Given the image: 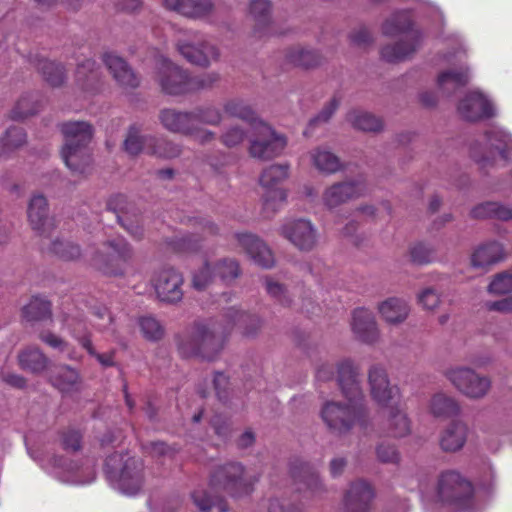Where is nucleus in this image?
<instances>
[{"mask_svg": "<svg viewBox=\"0 0 512 512\" xmlns=\"http://www.w3.org/2000/svg\"><path fill=\"white\" fill-rule=\"evenodd\" d=\"M226 325L220 328L216 323H195L178 340V351L182 357H199L213 360L223 349L228 331L238 327L246 336L254 335L261 327L258 316L231 307L225 314Z\"/></svg>", "mask_w": 512, "mask_h": 512, "instance_id": "obj_1", "label": "nucleus"}, {"mask_svg": "<svg viewBox=\"0 0 512 512\" xmlns=\"http://www.w3.org/2000/svg\"><path fill=\"white\" fill-rule=\"evenodd\" d=\"M64 145L61 156L66 166L74 173L90 171L92 158L88 145L92 139V126L83 121L66 122L61 126Z\"/></svg>", "mask_w": 512, "mask_h": 512, "instance_id": "obj_2", "label": "nucleus"}, {"mask_svg": "<svg viewBox=\"0 0 512 512\" xmlns=\"http://www.w3.org/2000/svg\"><path fill=\"white\" fill-rule=\"evenodd\" d=\"M104 471L111 486L122 494L136 495L144 485L142 460L127 453H114L107 457Z\"/></svg>", "mask_w": 512, "mask_h": 512, "instance_id": "obj_3", "label": "nucleus"}, {"mask_svg": "<svg viewBox=\"0 0 512 512\" xmlns=\"http://www.w3.org/2000/svg\"><path fill=\"white\" fill-rule=\"evenodd\" d=\"M412 19L408 11H397L391 15L382 25L383 34L396 36L407 34L406 40H401L394 45H386L381 50V57L390 63H396L409 58L420 43V33L412 30Z\"/></svg>", "mask_w": 512, "mask_h": 512, "instance_id": "obj_4", "label": "nucleus"}, {"mask_svg": "<svg viewBox=\"0 0 512 512\" xmlns=\"http://www.w3.org/2000/svg\"><path fill=\"white\" fill-rule=\"evenodd\" d=\"M337 383L347 403H326L321 410V417L331 431L342 434L347 432L352 424V362L349 359L338 364Z\"/></svg>", "mask_w": 512, "mask_h": 512, "instance_id": "obj_5", "label": "nucleus"}, {"mask_svg": "<svg viewBox=\"0 0 512 512\" xmlns=\"http://www.w3.org/2000/svg\"><path fill=\"white\" fill-rule=\"evenodd\" d=\"M436 495L443 504L457 510H467L474 503V486L460 472L449 469L439 474Z\"/></svg>", "mask_w": 512, "mask_h": 512, "instance_id": "obj_6", "label": "nucleus"}, {"mask_svg": "<svg viewBox=\"0 0 512 512\" xmlns=\"http://www.w3.org/2000/svg\"><path fill=\"white\" fill-rule=\"evenodd\" d=\"M106 253L96 251L91 257V263L99 271L109 276H123L130 266L134 250L123 237L108 239L103 243Z\"/></svg>", "mask_w": 512, "mask_h": 512, "instance_id": "obj_7", "label": "nucleus"}, {"mask_svg": "<svg viewBox=\"0 0 512 512\" xmlns=\"http://www.w3.org/2000/svg\"><path fill=\"white\" fill-rule=\"evenodd\" d=\"M289 169L288 164H273L260 175L262 209L267 217L275 215L287 202L288 193L281 187V183L289 177Z\"/></svg>", "mask_w": 512, "mask_h": 512, "instance_id": "obj_8", "label": "nucleus"}, {"mask_svg": "<svg viewBox=\"0 0 512 512\" xmlns=\"http://www.w3.org/2000/svg\"><path fill=\"white\" fill-rule=\"evenodd\" d=\"M257 477L247 475L244 467L237 462L218 466L210 475V487L231 497H242L253 491Z\"/></svg>", "mask_w": 512, "mask_h": 512, "instance_id": "obj_9", "label": "nucleus"}, {"mask_svg": "<svg viewBox=\"0 0 512 512\" xmlns=\"http://www.w3.org/2000/svg\"><path fill=\"white\" fill-rule=\"evenodd\" d=\"M249 143V153L253 158L270 160L282 154L287 139L264 121H258L250 129Z\"/></svg>", "mask_w": 512, "mask_h": 512, "instance_id": "obj_10", "label": "nucleus"}, {"mask_svg": "<svg viewBox=\"0 0 512 512\" xmlns=\"http://www.w3.org/2000/svg\"><path fill=\"white\" fill-rule=\"evenodd\" d=\"M41 465L55 478L69 484H89L95 479V471L91 466L80 465L63 457L38 459Z\"/></svg>", "mask_w": 512, "mask_h": 512, "instance_id": "obj_11", "label": "nucleus"}, {"mask_svg": "<svg viewBox=\"0 0 512 512\" xmlns=\"http://www.w3.org/2000/svg\"><path fill=\"white\" fill-rule=\"evenodd\" d=\"M177 50L189 63L203 68L220 59L219 48L199 32H194L191 40H179Z\"/></svg>", "mask_w": 512, "mask_h": 512, "instance_id": "obj_12", "label": "nucleus"}, {"mask_svg": "<svg viewBox=\"0 0 512 512\" xmlns=\"http://www.w3.org/2000/svg\"><path fill=\"white\" fill-rule=\"evenodd\" d=\"M281 235L303 252L312 251L318 243V232L310 220L292 219L281 227Z\"/></svg>", "mask_w": 512, "mask_h": 512, "instance_id": "obj_13", "label": "nucleus"}, {"mask_svg": "<svg viewBox=\"0 0 512 512\" xmlns=\"http://www.w3.org/2000/svg\"><path fill=\"white\" fill-rule=\"evenodd\" d=\"M446 377L464 395L470 398L483 397L490 388V380L470 368L459 367L446 372Z\"/></svg>", "mask_w": 512, "mask_h": 512, "instance_id": "obj_14", "label": "nucleus"}, {"mask_svg": "<svg viewBox=\"0 0 512 512\" xmlns=\"http://www.w3.org/2000/svg\"><path fill=\"white\" fill-rule=\"evenodd\" d=\"M371 396L374 401L383 407L398 405L400 390L389 383L386 370L380 365H373L368 373Z\"/></svg>", "mask_w": 512, "mask_h": 512, "instance_id": "obj_15", "label": "nucleus"}, {"mask_svg": "<svg viewBox=\"0 0 512 512\" xmlns=\"http://www.w3.org/2000/svg\"><path fill=\"white\" fill-rule=\"evenodd\" d=\"M183 276L174 268L161 270L154 280V288L162 302L177 303L183 298Z\"/></svg>", "mask_w": 512, "mask_h": 512, "instance_id": "obj_16", "label": "nucleus"}, {"mask_svg": "<svg viewBox=\"0 0 512 512\" xmlns=\"http://www.w3.org/2000/svg\"><path fill=\"white\" fill-rule=\"evenodd\" d=\"M27 217L31 228L42 237H49L55 228V220L49 216L47 199L42 194H36L31 198Z\"/></svg>", "mask_w": 512, "mask_h": 512, "instance_id": "obj_17", "label": "nucleus"}, {"mask_svg": "<svg viewBox=\"0 0 512 512\" xmlns=\"http://www.w3.org/2000/svg\"><path fill=\"white\" fill-rule=\"evenodd\" d=\"M458 111L467 121L475 122L492 118L495 109L492 102L481 92H469L459 103Z\"/></svg>", "mask_w": 512, "mask_h": 512, "instance_id": "obj_18", "label": "nucleus"}, {"mask_svg": "<svg viewBox=\"0 0 512 512\" xmlns=\"http://www.w3.org/2000/svg\"><path fill=\"white\" fill-rule=\"evenodd\" d=\"M64 327H66L70 334L80 343V345L87 350V352L94 356L104 367H111L114 365V354L97 353L92 345L90 333L87 325L82 318L78 317H66L63 321Z\"/></svg>", "mask_w": 512, "mask_h": 512, "instance_id": "obj_19", "label": "nucleus"}, {"mask_svg": "<svg viewBox=\"0 0 512 512\" xmlns=\"http://www.w3.org/2000/svg\"><path fill=\"white\" fill-rule=\"evenodd\" d=\"M236 238L240 246L256 264L264 268H270L274 265L272 251L259 237L250 233H237Z\"/></svg>", "mask_w": 512, "mask_h": 512, "instance_id": "obj_20", "label": "nucleus"}, {"mask_svg": "<svg viewBox=\"0 0 512 512\" xmlns=\"http://www.w3.org/2000/svg\"><path fill=\"white\" fill-rule=\"evenodd\" d=\"M173 76L177 77V85H168L167 89L171 92H194L198 90L210 89L220 81V74L215 71L205 72L196 76L182 74L174 70Z\"/></svg>", "mask_w": 512, "mask_h": 512, "instance_id": "obj_21", "label": "nucleus"}, {"mask_svg": "<svg viewBox=\"0 0 512 512\" xmlns=\"http://www.w3.org/2000/svg\"><path fill=\"white\" fill-rule=\"evenodd\" d=\"M102 60L118 85L131 89L139 86L138 76L122 57L113 52H107Z\"/></svg>", "mask_w": 512, "mask_h": 512, "instance_id": "obj_22", "label": "nucleus"}, {"mask_svg": "<svg viewBox=\"0 0 512 512\" xmlns=\"http://www.w3.org/2000/svg\"><path fill=\"white\" fill-rule=\"evenodd\" d=\"M76 85L84 92L94 94L101 88V73L96 62L86 59L79 63L75 73Z\"/></svg>", "mask_w": 512, "mask_h": 512, "instance_id": "obj_23", "label": "nucleus"}, {"mask_svg": "<svg viewBox=\"0 0 512 512\" xmlns=\"http://www.w3.org/2000/svg\"><path fill=\"white\" fill-rule=\"evenodd\" d=\"M354 335L368 344L379 339V330L371 311L364 308L354 310Z\"/></svg>", "mask_w": 512, "mask_h": 512, "instance_id": "obj_24", "label": "nucleus"}, {"mask_svg": "<svg viewBox=\"0 0 512 512\" xmlns=\"http://www.w3.org/2000/svg\"><path fill=\"white\" fill-rule=\"evenodd\" d=\"M272 4L269 0H252L249 13L255 22L254 33L259 38L272 34Z\"/></svg>", "mask_w": 512, "mask_h": 512, "instance_id": "obj_25", "label": "nucleus"}, {"mask_svg": "<svg viewBox=\"0 0 512 512\" xmlns=\"http://www.w3.org/2000/svg\"><path fill=\"white\" fill-rule=\"evenodd\" d=\"M290 472L292 477L305 484L313 495L324 491L322 481L309 463L296 458L290 463Z\"/></svg>", "mask_w": 512, "mask_h": 512, "instance_id": "obj_26", "label": "nucleus"}, {"mask_svg": "<svg viewBox=\"0 0 512 512\" xmlns=\"http://www.w3.org/2000/svg\"><path fill=\"white\" fill-rule=\"evenodd\" d=\"M49 381L63 393L77 391L81 384L79 372L68 365L52 368L49 372Z\"/></svg>", "mask_w": 512, "mask_h": 512, "instance_id": "obj_27", "label": "nucleus"}, {"mask_svg": "<svg viewBox=\"0 0 512 512\" xmlns=\"http://www.w3.org/2000/svg\"><path fill=\"white\" fill-rule=\"evenodd\" d=\"M159 120L163 127L172 133L187 135V133L193 131V115L191 112L163 109L160 111Z\"/></svg>", "mask_w": 512, "mask_h": 512, "instance_id": "obj_28", "label": "nucleus"}, {"mask_svg": "<svg viewBox=\"0 0 512 512\" xmlns=\"http://www.w3.org/2000/svg\"><path fill=\"white\" fill-rule=\"evenodd\" d=\"M175 71H179L182 74H189L187 70L174 64L168 58L160 56L156 60V81L160 85L162 91L169 95H182L187 92H171L167 89L168 85H177L179 82L178 78L173 76Z\"/></svg>", "mask_w": 512, "mask_h": 512, "instance_id": "obj_29", "label": "nucleus"}, {"mask_svg": "<svg viewBox=\"0 0 512 512\" xmlns=\"http://www.w3.org/2000/svg\"><path fill=\"white\" fill-rule=\"evenodd\" d=\"M382 318L390 324H398L406 320L409 315V306L406 301L391 297L378 306Z\"/></svg>", "mask_w": 512, "mask_h": 512, "instance_id": "obj_30", "label": "nucleus"}, {"mask_svg": "<svg viewBox=\"0 0 512 512\" xmlns=\"http://www.w3.org/2000/svg\"><path fill=\"white\" fill-rule=\"evenodd\" d=\"M504 250L500 243L496 241L488 242L479 246L471 257V263L474 267L485 268L502 260Z\"/></svg>", "mask_w": 512, "mask_h": 512, "instance_id": "obj_31", "label": "nucleus"}, {"mask_svg": "<svg viewBox=\"0 0 512 512\" xmlns=\"http://www.w3.org/2000/svg\"><path fill=\"white\" fill-rule=\"evenodd\" d=\"M18 362L23 370L40 374L48 366V358L37 347L29 346L18 354Z\"/></svg>", "mask_w": 512, "mask_h": 512, "instance_id": "obj_32", "label": "nucleus"}, {"mask_svg": "<svg viewBox=\"0 0 512 512\" xmlns=\"http://www.w3.org/2000/svg\"><path fill=\"white\" fill-rule=\"evenodd\" d=\"M466 436V425L462 422H452L441 436V448L448 452L457 451L465 444Z\"/></svg>", "mask_w": 512, "mask_h": 512, "instance_id": "obj_33", "label": "nucleus"}, {"mask_svg": "<svg viewBox=\"0 0 512 512\" xmlns=\"http://www.w3.org/2000/svg\"><path fill=\"white\" fill-rule=\"evenodd\" d=\"M125 203V197L123 195H117L111 198L108 202V209L116 213L119 224L135 239L139 240L143 237V227L139 224L138 220L129 219L126 215H121L119 212L122 211L120 204Z\"/></svg>", "mask_w": 512, "mask_h": 512, "instance_id": "obj_34", "label": "nucleus"}, {"mask_svg": "<svg viewBox=\"0 0 512 512\" xmlns=\"http://www.w3.org/2000/svg\"><path fill=\"white\" fill-rule=\"evenodd\" d=\"M149 143V155L162 158V159H172L178 157L182 148L179 144L174 143L168 140L165 137L158 136H149L147 139Z\"/></svg>", "mask_w": 512, "mask_h": 512, "instance_id": "obj_35", "label": "nucleus"}, {"mask_svg": "<svg viewBox=\"0 0 512 512\" xmlns=\"http://www.w3.org/2000/svg\"><path fill=\"white\" fill-rule=\"evenodd\" d=\"M310 158L315 168L322 173L332 174L341 169L339 158L326 148L312 150Z\"/></svg>", "mask_w": 512, "mask_h": 512, "instance_id": "obj_36", "label": "nucleus"}, {"mask_svg": "<svg viewBox=\"0 0 512 512\" xmlns=\"http://www.w3.org/2000/svg\"><path fill=\"white\" fill-rule=\"evenodd\" d=\"M375 498L372 485L362 479L354 481V512H370Z\"/></svg>", "mask_w": 512, "mask_h": 512, "instance_id": "obj_37", "label": "nucleus"}, {"mask_svg": "<svg viewBox=\"0 0 512 512\" xmlns=\"http://www.w3.org/2000/svg\"><path fill=\"white\" fill-rule=\"evenodd\" d=\"M34 66L51 86H60L65 79L64 67L43 57L36 56Z\"/></svg>", "mask_w": 512, "mask_h": 512, "instance_id": "obj_38", "label": "nucleus"}, {"mask_svg": "<svg viewBox=\"0 0 512 512\" xmlns=\"http://www.w3.org/2000/svg\"><path fill=\"white\" fill-rule=\"evenodd\" d=\"M41 107L39 96L36 93H27L22 95L10 112L12 120H23L36 114Z\"/></svg>", "mask_w": 512, "mask_h": 512, "instance_id": "obj_39", "label": "nucleus"}, {"mask_svg": "<svg viewBox=\"0 0 512 512\" xmlns=\"http://www.w3.org/2000/svg\"><path fill=\"white\" fill-rule=\"evenodd\" d=\"M286 61L297 67L313 68L319 65L321 58L320 55L310 49L302 47H293L286 52Z\"/></svg>", "mask_w": 512, "mask_h": 512, "instance_id": "obj_40", "label": "nucleus"}, {"mask_svg": "<svg viewBox=\"0 0 512 512\" xmlns=\"http://www.w3.org/2000/svg\"><path fill=\"white\" fill-rule=\"evenodd\" d=\"M471 216L477 219L495 218L507 221L512 218V210L497 202H485L474 207Z\"/></svg>", "mask_w": 512, "mask_h": 512, "instance_id": "obj_41", "label": "nucleus"}, {"mask_svg": "<svg viewBox=\"0 0 512 512\" xmlns=\"http://www.w3.org/2000/svg\"><path fill=\"white\" fill-rule=\"evenodd\" d=\"M459 410L458 403L443 393H437L431 399L430 411L435 417H453L459 413Z\"/></svg>", "mask_w": 512, "mask_h": 512, "instance_id": "obj_42", "label": "nucleus"}, {"mask_svg": "<svg viewBox=\"0 0 512 512\" xmlns=\"http://www.w3.org/2000/svg\"><path fill=\"white\" fill-rule=\"evenodd\" d=\"M469 81V73L467 69L447 70L442 72L437 79L440 89L451 93L456 89L465 86Z\"/></svg>", "mask_w": 512, "mask_h": 512, "instance_id": "obj_43", "label": "nucleus"}, {"mask_svg": "<svg viewBox=\"0 0 512 512\" xmlns=\"http://www.w3.org/2000/svg\"><path fill=\"white\" fill-rule=\"evenodd\" d=\"M388 432L393 437H404L410 432V421L398 405H390Z\"/></svg>", "mask_w": 512, "mask_h": 512, "instance_id": "obj_44", "label": "nucleus"}, {"mask_svg": "<svg viewBox=\"0 0 512 512\" xmlns=\"http://www.w3.org/2000/svg\"><path fill=\"white\" fill-rule=\"evenodd\" d=\"M149 136L150 135H141V130L138 125H131L124 141V150L132 156H136L142 151L148 154L149 143L147 139Z\"/></svg>", "mask_w": 512, "mask_h": 512, "instance_id": "obj_45", "label": "nucleus"}, {"mask_svg": "<svg viewBox=\"0 0 512 512\" xmlns=\"http://www.w3.org/2000/svg\"><path fill=\"white\" fill-rule=\"evenodd\" d=\"M23 317L28 321L43 320L51 316V303L42 297H33L22 310Z\"/></svg>", "mask_w": 512, "mask_h": 512, "instance_id": "obj_46", "label": "nucleus"}, {"mask_svg": "<svg viewBox=\"0 0 512 512\" xmlns=\"http://www.w3.org/2000/svg\"><path fill=\"white\" fill-rule=\"evenodd\" d=\"M224 111L232 116L239 118L250 124V129L253 128L255 122L261 121L254 110L242 100L234 99L226 102Z\"/></svg>", "mask_w": 512, "mask_h": 512, "instance_id": "obj_47", "label": "nucleus"}, {"mask_svg": "<svg viewBox=\"0 0 512 512\" xmlns=\"http://www.w3.org/2000/svg\"><path fill=\"white\" fill-rule=\"evenodd\" d=\"M213 9L212 0H184L179 14L191 19H202L210 15Z\"/></svg>", "mask_w": 512, "mask_h": 512, "instance_id": "obj_48", "label": "nucleus"}, {"mask_svg": "<svg viewBox=\"0 0 512 512\" xmlns=\"http://www.w3.org/2000/svg\"><path fill=\"white\" fill-rule=\"evenodd\" d=\"M486 138L491 147H493L503 159L508 158V153L512 151V135L506 131L493 128L486 132Z\"/></svg>", "mask_w": 512, "mask_h": 512, "instance_id": "obj_49", "label": "nucleus"}, {"mask_svg": "<svg viewBox=\"0 0 512 512\" xmlns=\"http://www.w3.org/2000/svg\"><path fill=\"white\" fill-rule=\"evenodd\" d=\"M351 196L352 182L346 181L329 187L324 193V201L327 206L332 208L346 202Z\"/></svg>", "mask_w": 512, "mask_h": 512, "instance_id": "obj_50", "label": "nucleus"}, {"mask_svg": "<svg viewBox=\"0 0 512 512\" xmlns=\"http://www.w3.org/2000/svg\"><path fill=\"white\" fill-rule=\"evenodd\" d=\"M26 143V133L20 127H10L0 139V157L21 147Z\"/></svg>", "mask_w": 512, "mask_h": 512, "instance_id": "obj_51", "label": "nucleus"}, {"mask_svg": "<svg viewBox=\"0 0 512 512\" xmlns=\"http://www.w3.org/2000/svg\"><path fill=\"white\" fill-rule=\"evenodd\" d=\"M48 249L62 260H74L81 255L80 247L67 240L56 239L51 242Z\"/></svg>", "mask_w": 512, "mask_h": 512, "instance_id": "obj_52", "label": "nucleus"}, {"mask_svg": "<svg viewBox=\"0 0 512 512\" xmlns=\"http://www.w3.org/2000/svg\"><path fill=\"white\" fill-rule=\"evenodd\" d=\"M192 499L194 504L201 511H208L215 507L219 512H227L228 506L222 498H211L208 493L204 490H195L192 493Z\"/></svg>", "mask_w": 512, "mask_h": 512, "instance_id": "obj_53", "label": "nucleus"}, {"mask_svg": "<svg viewBox=\"0 0 512 512\" xmlns=\"http://www.w3.org/2000/svg\"><path fill=\"white\" fill-rule=\"evenodd\" d=\"M340 101L337 97H333L323 108L322 110L313 117L309 123L307 128L304 131L305 136H309L312 134L313 130L319 125L327 123L335 111L338 109Z\"/></svg>", "mask_w": 512, "mask_h": 512, "instance_id": "obj_54", "label": "nucleus"}, {"mask_svg": "<svg viewBox=\"0 0 512 512\" xmlns=\"http://www.w3.org/2000/svg\"><path fill=\"white\" fill-rule=\"evenodd\" d=\"M138 323L144 338L147 340L158 341L163 337L164 328L153 316L140 317Z\"/></svg>", "mask_w": 512, "mask_h": 512, "instance_id": "obj_55", "label": "nucleus"}, {"mask_svg": "<svg viewBox=\"0 0 512 512\" xmlns=\"http://www.w3.org/2000/svg\"><path fill=\"white\" fill-rule=\"evenodd\" d=\"M213 269L214 274L219 276V278L225 283L233 281L240 274L239 264L233 259H223L219 261Z\"/></svg>", "mask_w": 512, "mask_h": 512, "instance_id": "obj_56", "label": "nucleus"}, {"mask_svg": "<svg viewBox=\"0 0 512 512\" xmlns=\"http://www.w3.org/2000/svg\"><path fill=\"white\" fill-rule=\"evenodd\" d=\"M354 128L362 131L376 132L382 128V121L370 113L356 112L354 110Z\"/></svg>", "mask_w": 512, "mask_h": 512, "instance_id": "obj_57", "label": "nucleus"}, {"mask_svg": "<svg viewBox=\"0 0 512 512\" xmlns=\"http://www.w3.org/2000/svg\"><path fill=\"white\" fill-rule=\"evenodd\" d=\"M191 114L193 115V125L199 123L218 125L222 119L220 111L214 107L197 108L191 111Z\"/></svg>", "mask_w": 512, "mask_h": 512, "instance_id": "obj_58", "label": "nucleus"}, {"mask_svg": "<svg viewBox=\"0 0 512 512\" xmlns=\"http://www.w3.org/2000/svg\"><path fill=\"white\" fill-rule=\"evenodd\" d=\"M265 287L267 293L282 306H290L291 298L285 287L271 278H266Z\"/></svg>", "mask_w": 512, "mask_h": 512, "instance_id": "obj_59", "label": "nucleus"}, {"mask_svg": "<svg viewBox=\"0 0 512 512\" xmlns=\"http://www.w3.org/2000/svg\"><path fill=\"white\" fill-rule=\"evenodd\" d=\"M492 294H507L512 292V273L502 272L497 274L488 286Z\"/></svg>", "mask_w": 512, "mask_h": 512, "instance_id": "obj_60", "label": "nucleus"}, {"mask_svg": "<svg viewBox=\"0 0 512 512\" xmlns=\"http://www.w3.org/2000/svg\"><path fill=\"white\" fill-rule=\"evenodd\" d=\"M411 260L417 264H428L435 259V252L425 243L419 242L410 249Z\"/></svg>", "mask_w": 512, "mask_h": 512, "instance_id": "obj_61", "label": "nucleus"}, {"mask_svg": "<svg viewBox=\"0 0 512 512\" xmlns=\"http://www.w3.org/2000/svg\"><path fill=\"white\" fill-rule=\"evenodd\" d=\"M81 440V433L75 429H67L60 434V442L65 451H78L81 448Z\"/></svg>", "mask_w": 512, "mask_h": 512, "instance_id": "obj_62", "label": "nucleus"}, {"mask_svg": "<svg viewBox=\"0 0 512 512\" xmlns=\"http://www.w3.org/2000/svg\"><path fill=\"white\" fill-rule=\"evenodd\" d=\"M247 137V132L239 126L228 128L221 136L222 143L227 147H235L241 144Z\"/></svg>", "mask_w": 512, "mask_h": 512, "instance_id": "obj_63", "label": "nucleus"}, {"mask_svg": "<svg viewBox=\"0 0 512 512\" xmlns=\"http://www.w3.org/2000/svg\"><path fill=\"white\" fill-rule=\"evenodd\" d=\"M213 276H215L214 270L212 271L210 266L206 263L201 269L193 274V287L197 290L205 289L212 281Z\"/></svg>", "mask_w": 512, "mask_h": 512, "instance_id": "obj_64", "label": "nucleus"}]
</instances>
